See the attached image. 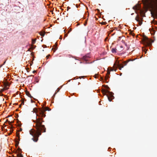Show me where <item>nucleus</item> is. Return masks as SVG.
Returning a JSON list of instances; mask_svg holds the SVG:
<instances>
[{"label":"nucleus","mask_w":157,"mask_h":157,"mask_svg":"<svg viewBox=\"0 0 157 157\" xmlns=\"http://www.w3.org/2000/svg\"><path fill=\"white\" fill-rule=\"evenodd\" d=\"M50 110L51 109L48 107H45L43 109L40 108L37 109L36 108L33 109V111L36 114V120H33V122L36 123V129H32L29 131V132L30 134L33 137L32 140L34 142H36L38 141L39 137L41 135L42 131L43 132H46V128L44 125L42 124V122H44L43 118L46 116L44 112Z\"/></svg>","instance_id":"f257e3e1"},{"label":"nucleus","mask_w":157,"mask_h":157,"mask_svg":"<svg viewBox=\"0 0 157 157\" xmlns=\"http://www.w3.org/2000/svg\"><path fill=\"white\" fill-rule=\"evenodd\" d=\"M26 94L30 98H32V97L31 96L30 93L28 91H27L26 92Z\"/></svg>","instance_id":"9b49d317"},{"label":"nucleus","mask_w":157,"mask_h":157,"mask_svg":"<svg viewBox=\"0 0 157 157\" xmlns=\"http://www.w3.org/2000/svg\"><path fill=\"white\" fill-rule=\"evenodd\" d=\"M50 56V54H49L48 55V56H46V58H47V59H48V58L49 57V56Z\"/></svg>","instance_id":"393cba45"},{"label":"nucleus","mask_w":157,"mask_h":157,"mask_svg":"<svg viewBox=\"0 0 157 157\" xmlns=\"http://www.w3.org/2000/svg\"><path fill=\"white\" fill-rule=\"evenodd\" d=\"M57 44L56 43L55 44V48H54L53 47L52 48V49H57Z\"/></svg>","instance_id":"dca6fc26"},{"label":"nucleus","mask_w":157,"mask_h":157,"mask_svg":"<svg viewBox=\"0 0 157 157\" xmlns=\"http://www.w3.org/2000/svg\"><path fill=\"white\" fill-rule=\"evenodd\" d=\"M33 76V75H31L30 76Z\"/></svg>","instance_id":"c9c22d12"},{"label":"nucleus","mask_w":157,"mask_h":157,"mask_svg":"<svg viewBox=\"0 0 157 157\" xmlns=\"http://www.w3.org/2000/svg\"><path fill=\"white\" fill-rule=\"evenodd\" d=\"M71 28L69 29L67 33H70V32H71Z\"/></svg>","instance_id":"4be33fe9"},{"label":"nucleus","mask_w":157,"mask_h":157,"mask_svg":"<svg viewBox=\"0 0 157 157\" xmlns=\"http://www.w3.org/2000/svg\"><path fill=\"white\" fill-rule=\"evenodd\" d=\"M111 32H112L113 31V30H112L111 31Z\"/></svg>","instance_id":"e433bc0d"},{"label":"nucleus","mask_w":157,"mask_h":157,"mask_svg":"<svg viewBox=\"0 0 157 157\" xmlns=\"http://www.w3.org/2000/svg\"><path fill=\"white\" fill-rule=\"evenodd\" d=\"M30 50H28V51H27V52H30V55H31V56L33 57V60H34V55L33 54V52H32L31 51H29Z\"/></svg>","instance_id":"9d476101"},{"label":"nucleus","mask_w":157,"mask_h":157,"mask_svg":"<svg viewBox=\"0 0 157 157\" xmlns=\"http://www.w3.org/2000/svg\"><path fill=\"white\" fill-rule=\"evenodd\" d=\"M17 157H23V155L21 154L18 153L17 154Z\"/></svg>","instance_id":"2eb2a0df"},{"label":"nucleus","mask_w":157,"mask_h":157,"mask_svg":"<svg viewBox=\"0 0 157 157\" xmlns=\"http://www.w3.org/2000/svg\"><path fill=\"white\" fill-rule=\"evenodd\" d=\"M17 136L18 137V140H20V134L19 133H17Z\"/></svg>","instance_id":"a211bd4d"},{"label":"nucleus","mask_w":157,"mask_h":157,"mask_svg":"<svg viewBox=\"0 0 157 157\" xmlns=\"http://www.w3.org/2000/svg\"><path fill=\"white\" fill-rule=\"evenodd\" d=\"M109 70L110 71H113V68H110V70Z\"/></svg>","instance_id":"b1692460"},{"label":"nucleus","mask_w":157,"mask_h":157,"mask_svg":"<svg viewBox=\"0 0 157 157\" xmlns=\"http://www.w3.org/2000/svg\"><path fill=\"white\" fill-rule=\"evenodd\" d=\"M153 37L155 38V36H154Z\"/></svg>","instance_id":"4c0bfd02"},{"label":"nucleus","mask_w":157,"mask_h":157,"mask_svg":"<svg viewBox=\"0 0 157 157\" xmlns=\"http://www.w3.org/2000/svg\"><path fill=\"white\" fill-rule=\"evenodd\" d=\"M135 20L139 22V24L140 25H141L142 23V21H141L140 19L137 16L135 18Z\"/></svg>","instance_id":"0eeeda50"},{"label":"nucleus","mask_w":157,"mask_h":157,"mask_svg":"<svg viewBox=\"0 0 157 157\" xmlns=\"http://www.w3.org/2000/svg\"><path fill=\"white\" fill-rule=\"evenodd\" d=\"M102 92L104 95H106L107 97L109 100V101H111L113 99L112 98L114 97L112 94V93L109 91L107 90H103L102 91Z\"/></svg>","instance_id":"20e7f679"},{"label":"nucleus","mask_w":157,"mask_h":157,"mask_svg":"<svg viewBox=\"0 0 157 157\" xmlns=\"http://www.w3.org/2000/svg\"><path fill=\"white\" fill-rule=\"evenodd\" d=\"M22 130V129L21 128L19 130V132H21V131Z\"/></svg>","instance_id":"bb28decb"},{"label":"nucleus","mask_w":157,"mask_h":157,"mask_svg":"<svg viewBox=\"0 0 157 157\" xmlns=\"http://www.w3.org/2000/svg\"><path fill=\"white\" fill-rule=\"evenodd\" d=\"M144 43L146 46H150L151 43L153 41H151V40L149 39L147 36H144L143 39Z\"/></svg>","instance_id":"39448f33"},{"label":"nucleus","mask_w":157,"mask_h":157,"mask_svg":"<svg viewBox=\"0 0 157 157\" xmlns=\"http://www.w3.org/2000/svg\"><path fill=\"white\" fill-rule=\"evenodd\" d=\"M33 7H35V6H33Z\"/></svg>","instance_id":"f704fd0d"},{"label":"nucleus","mask_w":157,"mask_h":157,"mask_svg":"<svg viewBox=\"0 0 157 157\" xmlns=\"http://www.w3.org/2000/svg\"><path fill=\"white\" fill-rule=\"evenodd\" d=\"M70 9V7H67V10H68L69 9Z\"/></svg>","instance_id":"7c9ffc66"},{"label":"nucleus","mask_w":157,"mask_h":157,"mask_svg":"<svg viewBox=\"0 0 157 157\" xmlns=\"http://www.w3.org/2000/svg\"><path fill=\"white\" fill-rule=\"evenodd\" d=\"M152 23V28L151 29H150L149 30L151 32V35L154 36L157 29L156 26H155V25L157 24V21L155 20H153Z\"/></svg>","instance_id":"7ed1b4c3"},{"label":"nucleus","mask_w":157,"mask_h":157,"mask_svg":"<svg viewBox=\"0 0 157 157\" xmlns=\"http://www.w3.org/2000/svg\"><path fill=\"white\" fill-rule=\"evenodd\" d=\"M78 85L80 84V82H78Z\"/></svg>","instance_id":"72a5a7b5"},{"label":"nucleus","mask_w":157,"mask_h":157,"mask_svg":"<svg viewBox=\"0 0 157 157\" xmlns=\"http://www.w3.org/2000/svg\"><path fill=\"white\" fill-rule=\"evenodd\" d=\"M126 64H127V63H126V64H125V65H126Z\"/></svg>","instance_id":"58836bf2"},{"label":"nucleus","mask_w":157,"mask_h":157,"mask_svg":"<svg viewBox=\"0 0 157 157\" xmlns=\"http://www.w3.org/2000/svg\"><path fill=\"white\" fill-rule=\"evenodd\" d=\"M95 78H96V75H95Z\"/></svg>","instance_id":"473e14b6"},{"label":"nucleus","mask_w":157,"mask_h":157,"mask_svg":"<svg viewBox=\"0 0 157 157\" xmlns=\"http://www.w3.org/2000/svg\"><path fill=\"white\" fill-rule=\"evenodd\" d=\"M60 88H58L57 89V90L56 91V92L55 93V94L53 95V96H52V97H54V96H55V95L59 91V90H60Z\"/></svg>","instance_id":"f8f14e48"},{"label":"nucleus","mask_w":157,"mask_h":157,"mask_svg":"<svg viewBox=\"0 0 157 157\" xmlns=\"http://www.w3.org/2000/svg\"><path fill=\"white\" fill-rule=\"evenodd\" d=\"M112 52L113 53H115L116 52V50H112Z\"/></svg>","instance_id":"6ab92c4d"},{"label":"nucleus","mask_w":157,"mask_h":157,"mask_svg":"<svg viewBox=\"0 0 157 157\" xmlns=\"http://www.w3.org/2000/svg\"><path fill=\"white\" fill-rule=\"evenodd\" d=\"M144 3L150 9L151 16L155 19L157 18V0H144Z\"/></svg>","instance_id":"f03ea898"},{"label":"nucleus","mask_w":157,"mask_h":157,"mask_svg":"<svg viewBox=\"0 0 157 157\" xmlns=\"http://www.w3.org/2000/svg\"><path fill=\"white\" fill-rule=\"evenodd\" d=\"M18 144H19V142H17V141H16V146H17L18 145Z\"/></svg>","instance_id":"5701e85b"},{"label":"nucleus","mask_w":157,"mask_h":157,"mask_svg":"<svg viewBox=\"0 0 157 157\" xmlns=\"http://www.w3.org/2000/svg\"><path fill=\"white\" fill-rule=\"evenodd\" d=\"M33 63V62H32V63H30V64L31 65H32V64Z\"/></svg>","instance_id":"2f4dec72"},{"label":"nucleus","mask_w":157,"mask_h":157,"mask_svg":"<svg viewBox=\"0 0 157 157\" xmlns=\"http://www.w3.org/2000/svg\"><path fill=\"white\" fill-rule=\"evenodd\" d=\"M107 87H108V88H109V87H108V86Z\"/></svg>","instance_id":"ea45409f"},{"label":"nucleus","mask_w":157,"mask_h":157,"mask_svg":"<svg viewBox=\"0 0 157 157\" xmlns=\"http://www.w3.org/2000/svg\"><path fill=\"white\" fill-rule=\"evenodd\" d=\"M24 105V101H22L21 102V104L20 105L19 107H21V105Z\"/></svg>","instance_id":"412c9836"},{"label":"nucleus","mask_w":157,"mask_h":157,"mask_svg":"<svg viewBox=\"0 0 157 157\" xmlns=\"http://www.w3.org/2000/svg\"><path fill=\"white\" fill-rule=\"evenodd\" d=\"M133 9L134 10H139V6L136 5L133 7Z\"/></svg>","instance_id":"1a4fd4ad"},{"label":"nucleus","mask_w":157,"mask_h":157,"mask_svg":"<svg viewBox=\"0 0 157 157\" xmlns=\"http://www.w3.org/2000/svg\"><path fill=\"white\" fill-rule=\"evenodd\" d=\"M36 39H32V44H34L36 41Z\"/></svg>","instance_id":"4468645a"},{"label":"nucleus","mask_w":157,"mask_h":157,"mask_svg":"<svg viewBox=\"0 0 157 157\" xmlns=\"http://www.w3.org/2000/svg\"><path fill=\"white\" fill-rule=\"evenodd\" d=\"M110 71L109 69L108 70L107 73L106 75V76L105 77V80L107 81L108 78H109L108 75L110 74Z\"/></svg>","instance_id":"423d86ee"},{"label":"nucleus","mask_w":157,"mask_h":157,"mask_svg":"<svg viewBox=\"0 0 157 157\" xmlns=\"http://www.w3.org/2000/svg\"><path fill=\"white\" fill-rule=\"evenodd\" d=\"M147 50H142L143 52H144V54L146 53Z\"/></svg>","instance_id":"aec40b11"},{"label":"nucleus","mask_w":157,"mask_h":157,"mask_svg":"<svg viewBox=\"0 0 157 157\" xmlns=\"http://www.w3.org/2000/svg\"><path fill=\"white\" fill-rule=\"evenodd\" d=\"M36 46L34 45V44H32L31 47L29 48V49H34L36 48Z\"/></svg>","instance_id":"ddd939ff"},{"label":"nucleus","mask_w":157,"mask_h":157,"mask_svg":"<svg viewBox=\"0 0 157 157\" xmlns=\"http://www.w3.org/2000/svg\"><path fill=\"white\" fill-rule=\"evenodd\" d=\"M117 65L120 70H121V68L124 67V66L122 64H118Z\"/></svg>","instance_id":"6e6552de"},{"label":"nucleus","mask_w":157,"mask_h":157,"mask_svg":"<svg viewBox=\"0 0 157 157\" xmlns=\"http://www.w3.org/2000/svg\"><path fill=\"white\" fill-rule=\"evenodd\" d=\"M40 35L43 36L45 35V33H44L43 32H40Z\"/></svg>","instance_id":"f3484780"},{"label":"nucleus","mask_w":157,"mask_h":157,"mask_svg":"<svg viewBox=\"0 0 157 157\" xmlns=\"http://www.w3.org/2000/svg\"><path fill=\"white\" fill-rule=\"evenodd\" d=\"M65 36L66 37H67V34H66L65 35Z\"/></svg>","instance_id":"c756f323"},{"label":"nucleus","mask_w":157,"mask_h":157,"mask_svg":"<svg viewBox=\"0 0 157 157\" xmlns=\"http://www.w3.org/2000/svg\"><path fill=\"white\" fill-rule=\"evenodd\" d=\"M36 72V71L34 70L33 71V73H35Z\"/></svg>","instance_id":"cd10ccee"},{"label":"nucleus","mask_w":157,"mask_h":157,"mask_svg":"<svg viewBox=\"0 0 157 157\" xmlns=\"http://www.w3.org/2000/svg\"><path fill=\"white\" fill-rule=\"evenodd\" d=\"M29 70V68H26V70L27 71V72H29L28 70Z\"/></svg>","instance_id":"a878e982"},{"label":"nucleus","mask_w":157,"mask_h":157,"mask_svg":"<svg viewBox=\"0 0 157 157\" xmlns=\"http://www.w3.org/2000/svg\"><path fill=\"white\" fill-rule=\"evenodd\" d=\"M3 101H4V98L3 99Z\"/></svg>","instance_id":"a19ab883"},{"label":"nucleus","mask_w":157,"mask_h":157,"mask_svg":"<svg viewBox=\"0 0 157 157\" xmlns=\"http://www.w3.org/2000/svg\"><path fill=\"white\" fill-rule=\"evenodd\" d=\"M31 4H32V5H35V4H34V2H32L31 3Z\"/></svg>","instance_id":"c85d7f7f"}]
</instances>
